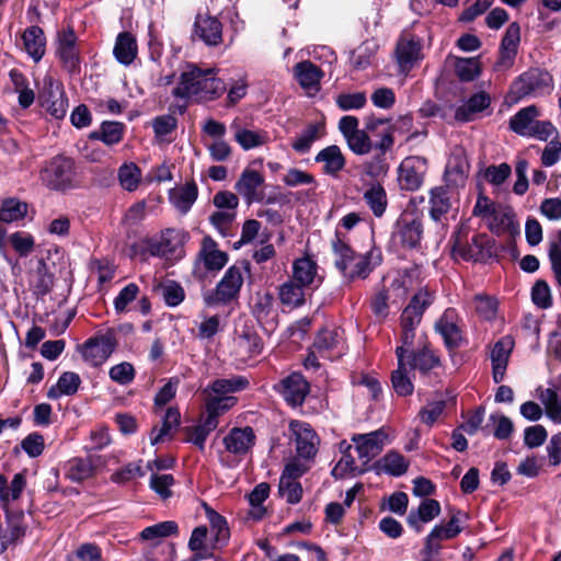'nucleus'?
I'll use <instances>...</instances> for the list:
<instances>
[{
  "label": "nucleus",
  "mask_w": 561,
  "mask_h": 561,
  "mask_svg": "<svg viewBox=\"0 0 561 561\" xmlns=\"http://www.w3.org/2000/svg\"><path fill=\"white\" fill-rule=\"evenodd\" d=\"M217 75L216 68H201L195 64H186L181 70L172 95L196 103L215 101L227 90L226 83Z\"/></svg>",
  "instance_id": "1"
},
{
  "label": "nucleus",
  "mask_w": 561,
  "mask_h": 561,
  "mask_svg": "<svg viewBox=\"0 0 561 561\" xmlns=\"http://www.w3.org/2000/svg\"><path fill=\"white\" fill-rule=\"evenodd\" d=\"M332 251L334 254L335 267L348 282L366 279L382 262V253L380 249L373 247L365 253H356L339 237L337 232L335 238L332 240Z\"/></svg>",
  "instance_id": "2"
},
{
  "label": "nucleus",
  "mask_w": 561,
  "mask_h": 561,
  "mask_svg": "<svg viewBox=\"0 0 561 561\" xmlns=\"http://www.w3.org/2000/svg\"><path fill=\"white\" fill-rule=\"evenodd\" d=\"M248 385V379L242 376L218 378L211 381L202 390L206 410L205 420H213L217 427L219 416L237 403L233 393L245 389Z\"/></svg>",
  "instance_id": "3"
},
{
  "label": "nucleus",
  "mask_w": 561,
  "mask_h": 561,
  "mask_svg": "<svg viewBox=\"0 0 561 561\" xmlns=\"http://www.w3.org/2000/svg\"><path fill=\"white\" fill-rule=\"evenodd\" d=\"M472 215L481 218L489 230L496 236L515 237L519 233V224L513 210L495 204L486 196H478Z\"/></svg>",
  "instance_id": "4"
},
{
  "label": "nucleus",
  "mask_w": 561,
  "mask_h": 561,
  "mask_svg": "<svg viewBox=\"0 0 561 561\" xmlns=\"http://www.w3.org/2000/svg\"><path fill=\"white\" fill-rule=\"evenodd\" d=\"M412 287V273L408 271L398 273L390 285H383L374 294L370 300L371 311L377 318L386 319L389 316L390 307L403 302Z\"/></svg>",
  "instance_id": "5"
},
{
  "label": "nucleus",
  "mask_w": 561,
  "mask_h": 561,
  "mask_svg": "<svg viewBox=\"0 0 561 561\" xmlns=\"http://www.w3.org/2000/svg\"><path fill=\"white\" fill-rule=\"evenodd\" d=\"M247 264H233L224 274L216 287L203 294L207 307L228 306L237 301L244 280Z\"/></svg>",
  "instance_id": "6"
},
{
  "label": "nucleus",
  "mask_w": 561,
  "mask_h": 561,
  "mask_svg": "<svg viewBox=\"0 0 561 561\" xmlns=\"http://www.w3.org/2000/svg\"><path fill=\"white\" fill-rule=\"evenodd\" d=\"M539 115L540 112L536 105L520 108L510 118V128L522 137L547 141L557 134V128L550 121H538Z\"/></svg>",
  "instance_id": "7"
},
{
  "label": "nucleus",
  "mask_w": 561,
  "mask_h": 561,
  "mask_svg": "<svg viewBox=\"0 0 561 561\" xmlns=\"http://www.w3.org/2000/svg\"><path fill=\"white\" fill-rule=\"evenodd\" d=\"M552 89V78L549 72L538 68L529 69L522 73L511 85L508 98L512 102H518L527 96H542L549 94Z\"/></svg>",
  "instance_id": "8"
},
{
  "label": "nucleus",
  "mask_w": 561,
  "mask_h": 561,
  "mask_svg": "<svg viewBox=\"0 0 561 561\" xmlns=\"http://www.w3.org/2000/svg\"><path fill=\"white\" fill-rule=\"evenodd\" d=\"M75 162L72 159L56 156L41 171L43 183L50 190L66 191L75 186Z\"/></svg>",
  "instance_id": "9"
},
{
  "label": "nucleus",
  "mask_w": 561,
  "mask_h": 561,
  "mask_svg": "<svg viewBox=\"0 0 561 561\" xmlns=\"http://www.w3.org/2000/svg\"><path fill=\"white\" fill-rule=\"evenodd\" d=\"M185 233L182 230L168 228L162 230L158 237L147 240V252L157 257L165 260H179L183 256Z\"/></svg>",
  "instance_id": "10"
},
{
  "label": "nucleus",
  "mask_w": 561,
  "mask_h": 561,
  "mask_svg": "<svg viewBox=\"0 0 561 561\" xmlns=\"http://www.w3.org/2000/svg\"><path fill=\"white\" fill-rule=\"evenodd\" d=\"M391 238L403 248L419 247L423 238L422 217L416 211H403L393 226Z\"/></svg>",
  "instance_id": "11"
},
{
  "label": "nucleus",
  "mask_w": 561,
  "mask_h": 561,
  "mask_svg": "<svg viewBox=\"0 0 561 561\" xmlns=\"http://www.w3.org/2000/svg\"><path fill=\"white\" fill-rule=\"evenodd\" d=\"M289 431L298 458L304 460L313 459L318 453L320 437L311 425L295 420L289 423Z\"/></svg>",
  "instance_id": "12"
},
{
  "label": "nucleus",
  "mask_w": 561,
  "mask_h": 561,
  "mask_svg": "<svg viewBox=\"0 0 561 561\" xmlns=\"http://www.w3.org/2000/svg\"><path fill=\"white\" fill-rule=\"evenodd\" d=\"M463 516L465 515L458 511L450 517L449 522L445 526L436 525L432 529L426 537L423 549L425 561H428L434 556L438 554L442 548V541L453 539L461 533L462 527L460 524Z\"/></svg>",
  "instance_id": "13"
},
{
  "label": "nucleus",
  "mask_w": 561,
  "mask_h": 561,
  "mask_svg": "<svg viewBox=\"0 0 561 561\" xmlns=\"http://www.w3.org/2000/svg\"><path fill=\"white\" fill-rule=\"evenodd\" d=\"M423 42L419 36L403 33L396 47V60L399 72L407 75L419 61L423 59Z\"/></svg>",
  "instance_id": "14"
},
{
  "label": "nucleus",
  "mask_w": 561,
  "mask_h": 561,
  "mask_svg": "<svg viewBox=\"0 0 561 561\" xmlns=\"http://www.w3.org/2000/svg\"><path fill=\"white\" fill-rule=\"evenodd\" d=\"M435 330L448 350L460 347L465 340L462 320L454 308L444 311L435 323Z\"/></svg>",
  "instance_id": "15"
},
{
  "label": "nucleus",
  "mask_w": 561,
  "mask_h": 561,
  "mask_svg": "<svg viewBox=\"0 0 561 561\" xmlns=\"http://www.w3.org/2000/svg\"><path fill=\"white\" fill-rule=\"evenodd\" d=\"M116 347L112 334H103L90 337L82 345L81 354L83 359L91 366H100L106 362Z\"/></svg>",
  "instance_id": "16"
},
{
  "label": "nucleus",
  "mask_w": 561,
  "mask_h": 561,
  "mask_svg": "<svg viewBox=\"0 0 561 561\" xmlns=\"http://www.w3.org/2000/svg\"><path fill=\"white\" fill-rule=\"evenodd\" d=\"M426 160L422 157H407L399 165V184L402 190L416 191L423 183Z\"/></svg>",
  "instance_id": "17"
},
{
  "label": "nucleus",
  "mask_w": 561,
  "mask_h": 561,
  "mask_svg": "<svg viewBox=\"0 0 561 561\" xmlns=\"http://www.w3.org/2000/svg\"><path fill=\"white\" fill-rule=\"evenodd\" d=\"M386 438L387 434L382 430L353 435L352 442L364 467L381 453Z\"/></svg>",
  "instance_id": "18"
},
{
  "label": "nucleus",
  "mask_w": 561,
  "mask_h": 561,
  "mask_svg": "<svg viewBox=\"0 0 561 561\" xmlns=\"http://www.w3.org/2000/svg\"><path fill=\"white\" fill-rule=\"evenodd\" d=\"M313 344L316 352L330 360L341 357L345 351L342 331L337 328L319 331Z\"/></svg>",
  "instance_id": "19"
},
{
  "label": "nucleus",
  "mask_w": 561,
  "mask_h": 561,
  "mask_svg": "<svg viewBox=\"0 0 561 561\" xmlns=\"http://www.w3.org/2000/svg\"><path fill=\"white\" fill-rule=\"evenodd\" d=\"M43 94V106L46 111L56 119L64 118L68 110V100L62 85L51 77H46L44 79Z\"/></svg>",
  "instance_id": "20"
},
{
  "label": "nucleus",
  "mask_w": 561,
  "mask_h": 561,
  "mask_svg": "<svg viewBox=\"0 0 561 561\" xmlns=\"http://www.w3.org/2000/svg\"><path fill=\"white\" fill-rule=\"evenodd\" d=\"M405 365L427 376L432 370L440 367L439 357L428 347L425 336H419V347L405 357Z\"/></svg>",
  "instance_id": "21"
},
{
  "label": "nucleus",
  "mask_w": 561,
  "mask_h": 561,
  "mask_svg": "<svg viewBox=\"0 0 561 561\" xmlns=\"http://www.w3.org/2000/svg\"><path fill=\"white\" fill-rule=\"evenodd\" d=\"M514 346L515 341L511 335H504L494 343L490 353V359L492 365V378L495 383H500L504 380Z\"/></svg>",
  "instance_id": "22"
},
{
  "label": "nucleus",
  "mask_w": 561,
  "mask_h": 561,
  "mask_svg": "<svg viewBox=\"0 0 561 561\" xmlns=\"http://www.w3.org/2000/svg\"><path fill=\"white\" fill-rule=\"evenodd\" d=\"M275 389L289 405L299 407L309 393V383L301 374L293 373L283 378Z\"/></svg>",
  "instance_id": "23"
},
{
  "label": "nucleus",
  "mask_w": 561,
  "mask_h": 561,
  "mask_svg": "<svg viewBox=\"0 0 561 561\" xmlns=\"http://www.w3.org/2000/svg\"><path fill=\"white\" fill-rule=\"evenodd\" d=\"M57 56L69 72H76L79 69L80 51L73 30L68 28L59 33Z\"/></svg>",
  "instance_id": "24"
},
{
  "label": "nucleus",
  "mask_w": 561,
  "mask_h": 561,
  "mask_svg": "<svg viewBox=\"0 0 561 561\" xmlns=\"http://www.w3.org/2000/svg\"><path fill=\"white\" fill-rule=\"evenodd\" d=\"M224 445L229 454L238 457L247 455L255 444V434L252 427H233L224 437Z\"/></svg>",
  "instance_id": "25"
},
{
  "label": "nucleus",
  "mask_w": 561,
  "mask_h": 561,
  "mask_svg": "<svg viewBox=\"0 0 561 561\" xmlns=\"http://www.w3.org/2000/svg\"><path fill=\"white\" fill-rule=\"evenodd\" d=\"M290 279L310 291L322 283V277L318 275V265L310 257H300L294 261Z\"/></svg>",
  "instance_id": "26"
},
{
  "label": "nucleus",
  "mask_w": 561,
  "mask_h": 561,
  "mask_svg": "<svg viewBox=\"0 0 561 561\" xmlns=\"http://www.w3.org/2000/svg\"><path fill=\"white\" fill-rule=\"evenodd\" d=\"M263 183L264 176L260 172L245 169L236 183V190L248 204H251L262 201L263 193L260 188Z\"/></svg>",
  "instance_id": "27"
},
{
  "label": "nucleus",
  "mask_w": 561,
  "mask_h": 561,
  "mask_svg": "<svg viewBox=\"0 0 561 561\" xmlns=\"http://www.w3.org/2000/svg\"><path fill=\"white\" fill-rule=\"evenodd\" d=\"M294 77L308 95H313L320 90L323 71L311 61L304 60L294 67Z\"/></svg>",
  "instance_id": "28"
},
{
  "label": "nucleus",
  "mask_w": 561,
  "mask_h": 561,
  "mask_svg": "<svg viewBox=\"0 0 561 561\" xmlns=\"http://www.w3.org/2000/svg\"><path fill=\"white\" fill-rule=\"evenodd\" d=\"M520 42V27L516 22L511 23L502 38L497 66L510 68L513 66Z\"/></svg>",
  "instance_id": "29"
},
{
  "label": "nucleus",
  "mask_w": 561,
  "mask_h": 561,
  "mask_svg": "<svg viewBox=\"0 0 561 561\" xmlns=\"http://www.w3.org/2000/svg\"><path fill=\"white\" fill-rule=\"evenodd\" d=\"M469 171V163L462 151L454 152L446 164L444 179L446 186L458 188L465 185L467 174Z\"/></svg>",
  "instance_id": "30"
},
{
  "label": "nucleus",
  "mask_w": 561,
  "mask_h": 561,
  "mask_svg": "<svg viewBox=\"0 0 561 561\" xmlns=\"http://www.w3.org/2000/svg\"><path fill=\"white\" fill-rule=\"evenodd\" d=\"M194 33L208 46H217L222 41V25L215 16L198 15L195 20Z\"/></svg>",
  "instance_id": "31"
},
{
  "label": "nucleus",
  "mask_w": 561,
  "mask_h": 561,
  "mask_svg": "<svg viewBox=\"0 0 561 561\" xmlns=\"http://www.w3.org/2000/svg\"><path fill=\"white\" fill-rule=\"evenodd\" d=\"M451 187L436 186L430 192V216L434 221H442L450 211L451 202Z\"/></svg>",
  "instance_id": "32"
},
{
  "label": "nucleus",
  "mask_w": 561,
  "mask_h": 561,
  "mask_svg": "<svg viewBox=\"0 0 561 561\" xmlns=\"http://www.w3.org/2000/svg\"><path fill=\"white\" fill-rule=\"evenodd\" d=\"M198 196V187L195 182L174 187L169 192V199L172 206L182 215L187 214Z\"/></svg>",
  "instance_id": "33"
},
{
  "label": "nucleus",
  "mask_w": 561,
  "mask_h": 561,
  "mask_svg": "<svg viewBox=\"0 0 561 561\" xmlns=\"http://www.w3.org/2000/svg\"><path fill=\"white\" fill-rule=\"evenodd\" d=\"M22 42L25 53L35 62H38L46 51V37L44 31L37 25H32L23 32Z\"/></svg>",
  "instance_id": "34"
},
{
  "label": "nucleus",
  "mask_w": 561,
  "mask_h": 561,
  "mask_svg": "<svg viewBox=\"0 0 561 561\" xmlns=\"http://www.w3.org/2000/svg\"><path fill=\"white\" fill-rule=\"evenodd\" d=\"M310 290L298 283L287 279L278 287V298L282 305L287 308L296 309L305 305Z\"/></svg>",
  "instance_id": "35"
},
{
  "label": "nucleus",
  "mask_w": 561,
  "mask_h": 561,
  "mask_svg": "<svg viewBox=\"0 0 561 561\" xmlns=\"http://www.w3.org/2000/svg\"><path fill=\"white\" fill-rule=\"evenodd\" d=\"M314 160L318 163H322L323 173L331 176H337L346 163L340 147L336 145H331L320 150Z\"/></svg>",
  "instance_id": "36"
},
{
  "label": "nucleus",
  "mask_w": 561,
  "mask_h": 561,
  "mask_svg": "<svg viewBox=\"0 0 561 561\" xmlns=\"http://www.w3.org/2000/svg\"><path fill=\"white\" fill-rule=\"evenodd\" d=\"M198 255L207 271H219L228 262L227 253L218 250L215 240L208 236L204 237Z\"/></svg>",
  "instance_id": "37"
},
{
  "label": "nucleus",
  "mask_w": 561,
  "mask_h": 561,
  "mask_svg": "<svg viewBox=\"0 0 561 561\" xmlns=\"http://www.w3.org/2000/svg\"><path fill=\"white\" fill-rule=\"evenodd\" d=\"M137 54L138 45L136 37L130 32H121L116 37L113 48L115 59L124 66H129L136 59Z\"/></svg>",
  "instance_id": "38"
},
{
  "label": "nucleus",
  "mask_w": 561,
  "mask_h": 561,
  "mask_svg": "<svg viewBox=\"0 0 561 561\" xmlns=\"http://www.w3.org/2000/svg\"><path fill=\"white\" fill-rule=\"evenodd\" d=\"M352 445L346 440L340 443V450L342 453L341 459L332 469V476L335 479H343L345 477H356L364 473L367 469L363 466L356 465L354 457L351 454Z\"/></svg>",
  "instance_id": "39"
},
{
  "label": "nucleus",
  "mask_w": 561,
  "mask_h": 561,
  "mask_svg": "<svg viewBox=\"0 0 561 561\" xmlns=\"http://www.w3.org/2000/svg\"><path fill=\"white\" fill-rule=\"evenodd\" d=\"M234 131V140L243 150H251L268 142L270 136L265 130H254L241 127L239 124H231Z\"/></svg>",
  "instance_id": "40"
},
{
  "label": "nucleus",
  "mask_w": 561,
  "mask_h": 561,
  "mask_svg": "<svg viewBox=\"0 0 561 561\" xmlns=\"http://www.w3.org/2000/svg\"><path fill=\"white\" fill-rule=\"evenodd\" d=\"M490 103V96L485 92L476 93L457 107L455 117L461 122L472 121L477 114L486 110Z\"/></svg>",
  "instance_id": "41"
},
{
  "label": "nucleus",
  "mask_w": 561,
  "mask_h": 561,
  "mask_svg": "<svg viewBox=\"0 0 561 561\" xmlns=\"http://www.w3.org/2000/svg\"><path fill=\"white\" fill-rule=\"evenodd\" d=\"M440 514V504L433 499L421 502L416 511H411L408 516V524L416 531H421L420 523H428Z\"/></svg>",
  "instance_id": "42"
},
{
  "label": "nucleus",
  "mask_w": 561,
  "mask_h": 561,
  "mask_svg": "<svg viewBox=\"0 0 561 561\" xmlns=\"http://www.w3.org/2000/svg\"><path fill=\"white\" fill-rule=\"evenodd\" d=\"M178 533V524L173 520H165L144 528L140 531L139 537L142 541L149 542L152 546H157L164 538L175 536Z\"/></svg>",
  "instance_id": "43"
},
{
  "label": "nucleus",
  "mask_w": 561,
  "mask_h": 561,
  "mask_svg": "<svg viewBox=\"0 0 561 561\" xmlns=\"http://www.w3.org/2000/svg\"><path fill=\"white\" fill-rule=\"evenodd\" d=\"M81 385L80 376L73 371H66L60 375L55 386L47 391V397L51 400H58L64 396L75 394Z\"/></svg>",
  "instance_id": "44"
},
{
  "label": "nucleus",
  "mask_w": 561,
  "mask_h": 561,
  "mask_svg": "<svg viewBox=\"0 0 561 561\" xmlns=\"http://www.w3.org/2000/svg\"><path fill=\"white\" fill-rule=\"evenodd\" d=\"M401 350L398 352V366L391 373V385L394 392L400 397L411 396L414 391V385L408 375L405 359H402Z\"/></svg>",
  "instance_id": "45"
},
{
  "label": "nucleus",
  "mask_w": 561,
  "mask_h": 561,
  "mask_svg": "<svg viewBox=\"0 0 561 561\" xmlns=\"http://www.w3.org/2000/svg\"><path fill=\"white\" fill-rule=\"evenodd\" d=\"M363 199L374 216L377 218L383 216L388 206V198L386 190L381 184L375 183L369 185L363 194Z\"/></svg>",
  "instance_id": "46"
},
{
  "label": "nucleus",
  "mask_w": 561,
  "mask_h": 561,
  "mask_svg": "<svg viewBox=\"0 0 561 561\" xmlns=\"http://www.w3.org/2000/svg\"><path fill=\"white\" fill-rule=\"evenodd\" d=\"M409 465V460L403 455L391 450L378 460L377 468L389 476L401 477L408 471Z\"/></svg>",
  "instance_id": "47"
},
{
  "label": "nucleus",
  "mask_w": 561,
  "mask_h": 561,
  "mask_svg": "<svg viewBox=\"0 0 561 561\" xmlns=\"http://www.w3.org/2000/svg\"><path fill=\"white\" fill-rule=\"evenodd\" d=\"M125 125L119 122H103L99 130L91 134L92 139L101 140L107 146L118 144L124 136Z\"/></svg>",
  "instance_id": "48"
},
{
  "label": "nucleus",
  "mask_w": 561,
  "mask_h": 561,
  "mask_svg": "<svg viewBox=\"0 0 561 561\" xmlns=\"http://www.w3.org/2000/svg\"><path fill=\"white\" fill-rule=\"evenodd\" d=\"M27 209L25 202L14 197L7 198L0 205V221L7 224L19 221L26 216Z\"/></svg>",
  "instance_id": "49"
},
{
  "label": "nucleus",
  "mask_w": 561,
  "mask_h": 561,
  "mask_svg": "<svg viewBox=\"0 0 561 561\" xmlns=\"http://www.w3.org/2000/svg\"><path fill=\"white\" fill-rule=\"evenodd\" d=\"M237 346L238 352L248 357L257 356L263 351L262 339L252 331L242 332L237 339Z\"/></svg>",
  "instance_id": "50"
},
{
  "label": "nucleus",
  "mask_w": 561,
  "mask_h": 561,
  "mask_svg": "<svg viewBox=\"0 0 561 561\" xmlns=\"http://www.w3.org/2000/svg\"><path fill=\"white\" fill-rule=\"evenodd\" d=\"M378 49L375 41H365L352 51L351 62L356 69L367 68Z\"/></svg>",
  "instance_id": "51"
},
{
  "label": "nucleus",
  "mask_w": 561,
  "mask_h": 561,
  "mask_svg": "<svg viewBox=\"0 0 561 561\" xmlns=\"http://www.w3.org/2000/svg\"><path fill=\"white\" fill-rule=\"evenodd\" d=\"M93 473V465L89 458H73L67 463V478L72 482H81Z\"/></svg>",
  "instance_id": "52"
},
{
  "label": "nucleus",
  "mask_w": 561,
  "mask_h": 561,
  "mask_svg": "<svg viewBox=\"0 0 561 561\" xmlns=\"http://www.w3.org/2000/svg\"><path fill=\"white\" fill-rule=\"evenodd\" d=\"M176 126L178 119L170 114L157 116L152 121L154 136L159 142H171V134L175 130Z\"/></svg>",
  "instance_id": "53"
},
{
  "label": "nucleus",
  "mask_w": 561,
  "mask_h": 561,
  "mask_svg": "<svg viewBox=\"0 0 561 561\" xmlns=\"http://www.w3.org/2000/svg\"><path fill=\"white\" fill-rule=\"evenodd\" d=\"M274 297L268 291H257L252 298V312L259 321L266 320L273 312Z\"/></svg>",
  "instance_id": "54"
},
{
  "label": "nucleus",
  "mask_w": 561,
  "mask_h": 561,
  "mask_svg": "<svg viewBox=\"0 0 561 561\" xmlns=\"http://www.w3.org/2000/svg\"><path fill=\"white\" fill-rule=\"evenodd\" d=\"M278 493L289 504H297L302 496V488L299 481L282 474L278 483Z\"/></svg>",
  "instance_id": "55"
},
{
  "label": "nucleus",
  "mask_w": 561,
  "mask_h": 561,
  "mask_svg": "<svg viewBox=\"0 0 561 561\" xmlns=\"http://www.w3.org/2000/svg\"><path fill=\"white\" fill-rule=\"evenodd\" d=\"M473 305L477 314L485 321H492L496 318L497 300L494 297L478 294L473 298Z\"/></svg>",
  "instance_id": "56"
},
{
  "label": "nucleus",
  "mask_w": 561,
  "mask_h": 561,
  "mask_svg": "<svg viewBox=\"0 0 561 561\" xmlns=\"http://www.w3.org/2000/svg\"><path fill=\"white\" fill-rule=\"evenodd\" d=\"M26 526L21 517L9 519L8 529L4 535L0 534V553H2L9 545L18 541L25 535Z\"/></svg>",
  "instance_id": "57"
},
{
  "label": "nucleus",
  "mask_w": 561,
  "mask_h": 561,
  "mask_svg": "<svg viewBox=\"0 0 561 561\" xmlns=\"http://www.w3.org/2000/svg\"><path fill=\"white\" fill-rule=\"evenodd\" d=\"M216 428V424L213 420L204 419L201 424L187 430L186 440L194 444L201 450H203L205 448V442L208 435Z\"/></svg>",
  "instance_id": "58"
},
{
  "label": "nucleus",
  "mask_w": 561,
  "mask_h": 561,
  "mask_svg": "<svg viewBox=\"0 0 561 561\" xmlns=\"http://www.w3.org/2000/svg\"><path fill=\"white\" fill-rule=\"evenodd\" d=\"M323 127L320 124L309 125L293 142V148L299 153H307L312 144L320 137Z\"/></svg>",
  "instance_id": "59"
},
{
  "label": "nucleus",
  "mask_w": 561,
  "mask_h": 561,
  "mask_svg": "<svg viewBox=\"0 0 561 561\" xmlns=\"http://www.w3.org/2000/svg\"><path fill=\"white\" fill-rule=\"evenodd\" d=\"M207 538V528L205 526L196 527L188 540V548L194 552L193 561L207 559L210 553L207 551L205 542Z\"/></svg>",
  "instance_id": "60"
},
{
  "label": "nucleus",
  "mask_w": 561,
  "mask_h": 561,
  "mask_svg": "<svg viewBox=\"0 0 561 561\" xmlns=\"http://www.w3.org/2000/svg\"><path fill=\"white\" fill-rule=\"evenodd\" d=\"M455 71L461 81H472L480 75L478 58H457Z\"/></svg>",
  "instance_id": "61"
},
{
  "label": "nucleus",
  "mask_w": 561,
  "mask_h": 561,
  "mask_svg": "<svg viewBox=\"0 0 561 561\" xmlns=\"http://www.w3.org/2000/svg\"><path fill=\"white\" fill-rule=\"evenodd\" d=\"M445 409V400L428 401L426 405H424L419 411L417 416L421 420V422L424 423L425 425L433 426L437 422V420L443 415Z\"/></svg>",
  "instance_id": "62"
},
{
  "label": "nucleus",
  "mask_w": 561,
  "mask_h": 561,
  "mask_svg": "<svg viewBox=\"0 0 561 561\" xmlns=\"http://www.w3.org/2000/svg\"><path fill=\"white\" fill-rule=\"evenodd\" d=\"M141 172L135 163L124 164L119 168V183L126 191L133 192L138 187Z\"/></svg>",
  "instance_id": "63"
},
{
  "label": "nucleus",
  "mask_w": 561,
  "mask_h": 561,
  "mask_svg": "<svg viewBox=\"0 0 561 561\" xmlns=\"http://www.w3.org/2000/svg\"><path fill=\"white\" fill-rule=\"evenodd\" d=\"M541 402L546 408L548 417L554 423L561 424V402L556 391L547 389L541 394Z\"/></svg>",
  "instance_id": "64"
}]
</instances>
